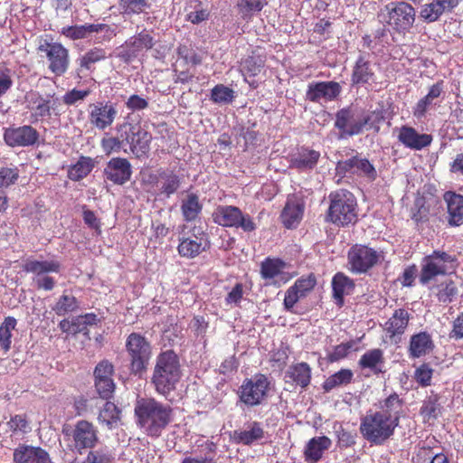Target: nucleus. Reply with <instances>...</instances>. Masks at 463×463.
<instances>
[{
	"mask_svg": "<svg viewBox=\"0 0 463 463\" xmlns=\"http://www.w3.org/2000/svg\"><path fill=\"white\" fill-rule=\"evenodd\" d=\"M135 414L138 425L148 436L159 437L171 422L173 410L154 398H142L136 404Z\"/></svg>",
	"mask_w": 463,
	"mask_h": 463,
	"instance_id": "1",
	"label": "nucleus"
},
{
	"mask_svg": "<svg viewBox=\"0 0 463 463\" xmlns=\"http://www.w3.org/2000/svg\"><path fill=\"white\" fill-rule=\"evenodd\" d=\"M181 378L182 370L177 354L172 350L160 353L156 356L151 378L156 391L167 396L176 389Z\"/></svg>",
	"mask_w": 463,
	"mask_h": 463,
	"instance_id": "2",
	"label": "nucleus"
},
{
	"mask_svg": "<svg viewBox=\"0 0 463 463\" xmlns=\"http://www.w3.org/2000/svg\"><path fill=\"white\" fill-rule=\"evenodd\" d=\"M398 423L399 416L388 410L369 411L361 420L360 431L369 442L381 445L393 434Z\"/></svg>",
	"mask_w": 463,
	"mask_h": 463,
	"instance_id": "3",
	"label": "nucleus"
},
{
	"mask_svg": "<svg viewBox=\"0 0 463 463\" xmlns=\"http://www.w3.org/2000/svg\"><path fill=\"white\" fill-rule=\"evenodd\" d=\"M329 200L327 218L330 222L341 226L356 222V200L351 192L337 190L329 194Z\"/></svg>",
	"mask_w": 463,
	"mask_h": 463,
	"instance_id": "4",
	"label": "nucleus"
},
{
	"mask_svg": "<svg viewBox=\"0 0 463 463\" xmlns=\"http://www.w3.org/2000/svg\"><path fill=\"white\" fill-rule=\"evenodd\" d=\"M126 351L129 357L130 372L141 375L146 370L151 358L150 343L141 334L131 333L126 341Z\"/></svg>",
	"mask_w": 463,
	"mask_h": 463,
	"instance_id": "5",
	"label": "nucleus"
},
{
	"mask_svg": "<svg viewBox=\"0 0 463 463\" xmlns=\"http://www.w3.org/2000/svg\"><path fill=\"white\" fill-rule=\"evenodd\" d=\"M456 258L445 251L435 250L423 259L420 280L427 284L436 276L445 275L456 269Z\"/></svg>",
	"mask_w": 463,
	"mask_h": 463,
	"instance_id": "6",
	"label": "nucleus"
},
{
	"mask_svg": "<svg viewBox=\"0 0 463 463\" xmlns=\"http://www.w3.org/2000/svg\"><path fill=\"white\" fill-rule=\"evenodd\" d=\"M212 217L214 223L223 227L241 228L247 232L256 229L252 218L236 206L219 205L213 212Z\"/></svg>",
	"mask_w": 463,
	"mask_h": 463,
	"instance_id": "7",
	"label": "nucleus"
},
{
	"mask_svg": "<svg viewBox=\"0 0 463 463\" xmlns=\"http://www.w3.org/2000/svg\"><path fill=\"white\" fill-rule=\"evenodd\" d=\"M388 11L387 23L398 33L405 34L412 27L416 20L414 7L405 1L391 3L385 6Z\"/></svg>",
	"mask_w": 463,
	"mask_h": 463,
	"instance_id": "8",
	"label": "nucleus"
},
{
	"mask_svg": "<svg viewBox=\"0 0 463 463\" xmlns=\"http://www.w3.org/2000/svg\"><path fill=\"white\" fill-rule=\"evenodd\" d=\"M348 265L354 273H365L383 260L382 251L365 245L356 244L348 251Z\"/></svg>",
	"mask_w": 463,
	"mask_h": 463,
	"instance_id": "9",
	"label": "nucleus"
},
{
	"mask_svg": "<svg viewBox=\"0 0 463 463\" xmlns=\"http://www.w3.org/2000/svg\"><path fill=\"white\" fill-rule=\"evenodd\" d=\"M269 384L268 377L261 373L254 375L251 379H246L240 387V400L251 407L261 404L268 396Z\"/></svg>",
	"mask_w": 463,
	"mask_h": 463,
	"instance_id": "10",
	"label": "nucleus"
},
{
	"mask_svg": "<svg viewBox=\"0 0 463 463\" xmlns=\"http://www.w3.org/2000/svg\"><path fill=\"white\" fill-rule=\"evenodd\" d=\"M118 133L122 137L123 144H128L131 151L137 156L146 154L149 149L151 135L139 127L130 123H123L118 126Z\"/></svg>",
	"mask_w": 463,
	"mask_h": 463,
	"instance_id": "11",
	"label": "nucleus"
},
{
	"mask_svg": "<svg viewBox=\"0 0 463 463\" xmlns=\"http://www.w3.org/2000/svg\"><path fill=\"white\" fill-rule=\"evenodd\" d=\"M23 269L24 271L33 273L37 276L35 284L38 288L52 290L55 286L54 279L52 277H41V275L50 272L58 273L61 269V263L57 260H27Z\"/></svg>",
	"mask_w": 463,
	"mask_h": 463,
	"instance_id": "12",
	"label": "nucleus"
},
{
	"mask_svg": "<svg viewBox=\"0 0 463 463\" xmlns=\"http://www.w3.org/2000/svg\"><path fill=\"white\" fill-rule=\"evenodd\" d=\"M38 50L45 52L49 61L48 68L52 73L61 76L67 71L70 64L69 52L61 43L45 42Z\"/></svg>",
	"mask_w": 463,
	"mask_h": 463,
	"instance_id": "13",
	"label": "nucleus"
},
{
	"mask_svg": "<svg viewBox=\"0 0 463 463\" xmlns=\"http://www.w3.org/2000/svg\"><path fill=\"white\" fill-rule=\"evenodd\" d=\"M72 439L74 448L80 454L85 449H96L99 442L98 430L88 420H79L72 430Z\"/></svg>",
	"mask_w": 463,
	"mask_h": 463,
	"instance_id": "14",
	"label": "nucleus"
},
{
	"mask_svg": "<svg viewBox=\"0 0 463 463\" xmlns=\"http://www.w3.org/2000/svg\"><path fill=\"white\" fill-rule=\"evenodd\" d=\"M335 127L343 136L351 137L362 133V111L352 107L340 109L335 115Z\"/></svg>",
	"mask_w": 463,
	"mask_h": 463,
	"instance_id": "15",
	"label": "nucleus"
},
{
	"mask_svg": "<svg viewBox=\"0 0 463 463\" xmlns=\"http://www.w3.org/2000/svg\"><path fill=\"white\" fill-rule=\"evenodd\" d=\"M155 43L153 37L146 31H142L137 35L130 37L118 48V57L125 62L135 59L144 50L153 48Z\"/></svg>",
	"mask_w": 463,
	"mask_h": 463,
	"instance_id": "16",
	"label": "nucleus"
},
{
	"mask_svg": "<svg viewBox=\"0 0 463 463\" xmlns=\"http://www.w3.org/2000/svg\"><path fill=\"white\" fill-rule=\"evenodd\" d=\"M113 372L114 366L108 360L99 362L95 368V386L102 399L110 398L114 392L115 384L112 380Z\"/></svg>",
	"mask_w": 463,
	"mask_h": 463,
	"instance_id": "17",
	"label": "nucleus"
},
{
	"mask_svg": "<svg viewBox=\"0 0 463 463\" xmlns=\"http://www.w3.org/2000/svg\"><path fill=\"white\" fill-rule=\"evenodd\" d=\"M38 138V131L31 126L8 128L4 134L5 143L12 147L33 146Z\"/></svg>",
	"mask_w": 463,
	"mask_h": 463,
	"instance_id": "18",
	"label": "nucleus"
},
{
	"mask_svg": "<svg viewBox=\"0 0 463 463\" xmlns=\"http://www.w3.org/2000/svg\"><path fill=\"white\" fill-rule=\"evenodd\" d=\"M396 131L399 142L411 150H421L432 142L431 135L420 134L410 126H402Z\"/></svg>",
	"mask_w": 463,
	"mask_h": 463,
	"instance_id": "19",
	"label": "nucleus"
},
{
	"mask_svg": "<svg viewBox=\"0 0 463 463\" xmlns=\"http://www.w3.org/2000/svg\"><path fill=\"white\" fill-rule=\"evenodd\" d=\"M335 170L338 175H345L346 173L364 175L371 180H374L377 176L376 170L373 165L367 159L357 156L339 161Z\"/></svg>",
	"mask_w": 463,
	"mask_h": 463,
	"instance_id": "20",
	"label": "nucleus"
},
{
	"mask_svg": "<svg viewBox=\"0 0 463 463\" xmlns=\"http://www.w3.org/2000/svg\"><path fill=\"white\" fill-rule=\"evenodd\" d=\"M104 175L112 183L123 184L131 177V165L126 158L114 157L108 162Z\"/></svg>",
	"mask_w": 463,
	"mask_h": 463,
	"instance_id": "21",
	"label": "nucleus"
},
{
	"mask_svg": "<svg viewBox=\"0 0 463 463\" xmlns=\"http://www.w3.org/2000/svg\"><path fill=\"white\" fill-rule=\"evenodd\" d=\"M14 463H52L49 453L41 447L19 445L13 454Z\"/></svg>",
	"mask_w": 463,
	"mask_h": 463,
	"instance_id": "22",
	"label": "nucleus"
},
{
	"mask_svg": "<svg viewBox=\"0 0 463 463\" xmlns=\"http://www.w3.org/2000/svg\"><path fill=\"white\" fill-rule=\"evenodd\" d=\"M341 92V86L335 81H321L308 85L307 99L312 102L321 99L333 100Z\"/></svg>",
	"mask_w": 463,
	"mask_h": 463,
	"instance_id": "23",
	"label": "nucleus"
},
{
	"mask_svg": "<svg viewBox=\"0 0 463 463\" xmlns=\"http://www.w3.org/2000/svg\"><path fill=\"white\" fill-rule=\"evenodd\" d=\"M117 116V110L111 104L90 105V122L98 129L109 127Z\"/></svg>",
	"mask_w": 463,
	"mask_h": 463,
	"instance_id": "24",
	"label": "nucleus"
},
{
	"mask_svg": "<svg viewBox=\"0 0 463 463\" xmlns=\"http://www.w3.org/2000/svg\"><path fill=\"white\" fill-rule=\"evenodd\" d=\"M284 380L286 383L306 388L311 381V368L305 363H297L288 366L285 372Z\"/></svg>",
	"mask_w": 463,
	"mask_h": 463,
	"instance_id": "25",
	"label": "nucleus"
},
{
	"mask_svg": "<svg viewBox=\"0 0 463 463\" xmlns=\"http://www.w3.org/2000/svg\"><path fill=\"white\" fill-rule=\"evenodd\" d=\"M265 433L262 423L250 421L245 425L244 430H235L233 438L237 443L250 446L255 442L261 441L265 438Z\"/></svg>",
	"mask_w": 463,
	"mask_h": 463,
	"instance_id": "26",
	"label": "nucleus"
},
{
	"mask_svg": "<svg viewBox=\"0 0 463 463\" xmlns=\"http://www.w3.org/2000/svg\"><path fill=\"white\" fill-rule=\"evenodd\" d=\"M205 250V239L203 234H193L187 238L180 239L177 247L180 256L187 259H194Z\"/></svg>",
	"mask_w": 463,
	"mask_h": 463,
	"instance_id": "27",
	"label": "nucleus"
},
{
	"mask_svg": "<svg viewBox=\"0 0 463 463\" xmlns=\"http://www.w3.org/2000/svg\"><path fill=\"white\" fill-rule=\"evenodd\" d=\"M369 55H360L352 73L353 84H365L374 80V64L368 59Z\"/></svg>",
	"mask_w": 463,
	"mask_h": 463,
	"instance_id": "28",
	"label": "nucleus"
},
{
	"mask_svg": "<svg viewBox=\"0 0 463 463\" xmlns=\"http://www.w3.org/2000/svg\"><path fill=\"white\" fill-rule=\"evenodd\" d=\"M444 200L448 206L449 223L456 226L463 223V196L451 192H447L444 194Z\"/></svg>",
	"mask_w": 463,
	"mask_h": 463,
	"instance_id": "29",
	"label": "nucleus"
},
{
	"mask_svg": "<svg viewBox=\"0 0 463 463\" xmlns=\"http://www.w3.org/2000/svg\"><path fill=\"white\" fill-rule=\"evenodd\" d=\"M286 264L279 259H266L260 266V274L265 279H279L285 283L288 278L283 272Z\"/></svg>",
	"mask_w": 463,
	"mask_h": 463,
	"instance_id": "30",
	"label": "nucleus"
},
{
	"mask_svg": "<svg viewBox=\"0 0 463 463\" xmlns=\"http://www.w3.org/2000/svg\"><path fill=\"white\" fill-rule=\"evenodd\" d=\"M332 442L326 436L315 437L311 439L305 448V457L307 460L318 461L324 451L327 450Z\"/></svg>",
	"mask_w": 463,
	"mask_h": 463,
	"instance_id": "31",
	"label": "nucleus"
},
{
	"mask_svg": "<svg viewBox=\"0 0 463 463\" xmlns=\"http://www.w3.org/2000/svg\"><path fill=\"white\" fill-rule=\"evenodd\" d=\"M409 319L410 315L407 310L403 308L396 309L385 323L384 329L390 334V336L402 335L408 326Z\"/></svg>",
	"mask_w": 463,
	"mask_h": 463,
	"instance_id": "32",
	"label": "nucleus"
},
{
	"mask_svg": "<svg viewBox=\"0 0 463 463\" xmlns=\"http://www.w3.org/2000/svg\"><path fill=\"white\" fill-rule=\"evenodd\" d=\"M384 364L383 352L381 349H372L364 353L360 360L359 365L361 368H368L374 374L383 373V365Z\"/></svg>",
	"mask_w": 463,
	"mask_h": 463,
	"instance_id": "33",
	"label": "nucleus"
},
{
	"mask_svg": "<svg viewBox=\"0 0 463 463\" xmlns=\"http://www.w3.org/2000/svg\"><path fill=\"white\" fill-rule=\"evenodd\" d=\"M303 205L297 201H288L281 213V220L287 228L297 226L302 219Z\"/></svg>",
	"mask_w": 463,
	"mask_h": 463,
	"instance_id": "34",
	"label": "nucleus"
},
{
	"mask_svg": "<svg viewBox=\"0 0 463 463\" xmlns=\"http://www.w3.org/2000/svg\"><path fill=\"white\" fill-rule=\"evenodd\" d=\"M203 210V204L200 203L197 194L191 193L182 200L181 212L184 220L187 222L196 220Z\"/></svg>",
	"mask_w": 463,
	"mask_h": 463,
	"instance_id": "35",
	"label": "nucleus"
},
{
	"mask_svg": "<svg viewBox=\"0 0 463 463\" xmlns=\"http://www.w3.org/2000/svg\"><path fill=\"white\" fill-rule=\"evenodd\" d=\"M432 348L433 343L429 334L421 332L411 336L410 342L411 356L420 357L431 351Z\"/></svg>",
	"mask_w": 463,
	"mask_h": 463,
	"instance_id": "36",
	"label": "nucleus"
},
{
	"mask_svg": "<svg viewBox=\"0 0 463 463\" xmlns=\"http://www.w3.org/2000/svg\"><path fill=\"white\" fill-rule=\"evenodd\" d=\"M443 92V82L439 81L436 84H433L428 92V94L420 99L416 107L414 108L413 114L416 118H421L425 115L427 109L430 106L434 104V100L438 99L441 93Z\"/></svg>",
	"mask_w": 463,
	"mask_h": 463,
	"instance_id": "37",
	"label": "nucleus"
},
{
	"mask_svg": "<svg viewBox=\"0 0 463 463\" xmlns=\"http://www.w3.org/2000/svg\"><path fill=\"white\" fill-rule=\"evenodd\" d=\"M26 99L29 104L32 105L31 109L33 110L32 113L33 122L37 121L40 118L51 115L50 101L43 98L42 95L37 92H31Z\"/></svg>",
	"mask_w": 463,
	"mask_h": 463,
	"instance_id": "38",
	"label": "nucleus"
},
{
	"mask_svg": "<svg viewBox=\"0 0 463 463\" xmlns=\"http://www.w3.org/2000/svg\"><path fill=\"white\" fill-rule=\"evenodd\" d=\"M332 287L334 298L337 300L338 304L341 305L343 303L344 296L351 293L354 289V284L347 276L338 272L333 278Z\"/></svg>",
	"mask_w": 463,
	"mask_h": 463,
	"instance_id": "39",
	"label": "nucleus"
},
{
	"mask_svg": "<svg viewBox=\"0 0 463 463\" xmlns=\"http://www.w3.org/2000/svg\"><path fill=\"white\" fill-rule=\"evenodd\" d=\"M121 411L111 402H106L99 411L98 420L109 429L116 428L120 421Z\"/></svg>",
	"mask_w": 463,
	"mask_h": 463,
	"instance_id": "40",
	"label": "nucleus"
},
{
	"mask_svg": "<svg viewBox=\"0 0 463 463\" xmlns=\"http://www.w3.org/2000/svg\"><path fill=\"white\" fill-rule=\"evenodd\" d=\"M320 153L307 148H302L298 156L292 159V165L298 169H313L319 159Z\"/></svg>",
	"mask_w": 463,
	"mask_h": 463,
	"instance_id": "41",
	"label": "nucleus"
},
{
	"mask_svg": "<svg viewBox=\"0 0 463 463\" xmlns=\"http://www.w3.org/2000/svg\"><path fill=\"white\" fill-rule=\"evenodd\" d=\"M94 162L88 156H80L78 162L73 165L68 172V176L73 181H79L86 177L93 169Z\"/></svg>",
	"mask_w": 463,
	"mask_h": 463,
	"instance_id": "42",
	"label": "nucleus"
},
{
	"mask_svg": "<svg viewBox=\"0 0 463 463\" xmlns=\"http://www.w3.org/2000/svg\"><path fill=\"white\" fill-rule=\"evenodd\" d=\"M107 58V52L102 48H93L88 51L80 59V68L78 73L83 72V71H90L93 69V64L99 62Z\"/></svg>",
	"mask_w": 463,
	"mask_h": 463,
	"instance_id": "43",
	"label": "nucleus"
},
{
	"mask_svg": "<svg viewBox=\"0 0 463 463\" xmlns=\"http://www.w3.org/2000/svg\"><path fill=\"white\" fill-rule=\"evenodd\" d=\"M158 183L161 193L170 196L178 190L180 178L173 171H164L159 174Z\"/></svg>",
	"mask_w": 463,
	"mask_h": 463,
	"instance_id": "44",
	"label": "nucleus"
},
{
	"mask_svg": "<svg viewBox=\"0 0 463 463\" xmlns=\"http://www.w3.org/2000/svg\"><path fill=\"white\" fill-rule=\"evenodd\" d=\"M354 373L349 369H341L337 373L329 376L323 384L326 392H329L341 385H346L351 383Z\"/></svg>",
	"mask_w": 463,
	"mask_h": 463,
	"instance_id": "45",
	"label": "nucleus"
},
{
	"mask_svg": "<svg viewBox=\"0 0 463 463\" xmlns=\"http://www.w3.org/2000/svg\"><path fill=\"white\" fill-rule=\"evenodd\" d=\"M102 24H86L64 27L62 33L73 40L82 39L92 33H98L101 30Z\"/></svg>",
	"mask_w": 463,
	"mask_h": 463,
	"instance_id": "46",
	"label": "nucleus"
},
{
	"mask_svg": "<svg viewBox=\"0 0 463 463\" xmlns=\"http://www.w3.org/2000/svg\"><path fill=\"white\" fill-rule=\"evenodd\" d=\"M79 308L77 298L69 294H63L52 307V310L58 316H65L68 313L75 312Z\"/></svg>",
	"mask_w": 463,
	"mask_h": 463,
	"instance_id": "47",
	"label": "nucleus"
},
{
	"mask_svg": "<svg viewBox=\"0 0 463 463\" xmlns=\"http://www.w3.org/2000/svg\"><path fill=\"white\" fill-rule=\"evenodd\" d=\"M446 13L443 7L437 0L425 4L421 6L420 11V17L426 23H434L438 21L440 16Z\"/></svg>",
	"mask_w": 463,
	"mask_h": 463,
	"instance_id": "48",
	"label": "nucleus"
},
{
	"mask_svg": "<svg viewBox=\"0 0 463 463\" xmlns=\"http://www.w3.org/2000/svg\"><path fill=\"white\" fill-rule=\"evenodd\" d=\"M265 61L261 56H249L242 61L241 71L245 77H254L260 73Z\"/></svg>",
	"mask_w": 463,
	"mask_h": 463,
	"instance_id": "49",
	"label": "nucleus"
},
{
	"mask_svg": "<svg viewBox=\"0 0 463 463\" xmlns=\"http://www.w3.org/2000/svg\"><path fill=\"white\" fill-rule=\"evenodd\" d=\"M436 296L439 302L450 303L458 294V288L454 281L446 279L436 288Z\"/></svg>",
	"mask_w": 463,
	"mask_h": 463,
	"instance_id": "50",
	"label": "nucleus"
},
{
	"mask_svg": "<svg viewBox=\"0 0 463 463\" xmlns=\"http://www.w3.org/2000/svg\"><path fill=\"white\" fill-rule=\"evenodd\" d=\"M114 460L111 450L104 446L90 450L83 463H114Z\"/></svg>",
	"mask_w": 463,
	"mask_h": 463,
	"instance_id": "51",
	"label": "nucleus"
},
{
	"mask_svg": "<svg viewBox=\"0 0 463 463\" xmlns=\"http://www.w3.org/2000/svg\"><path fill=\"white\" fill-rule=\"evenodd\" d=\"M16 319L8 317L0 326V346L7 352L12 344V331L15 328Z\"/></svg>",
	"mask_w": 463,
	"mask_h": 463,
	"instance_id": "52",
	"label": "nucleus"
},
{
	"mask_svg": "<svg viewBox=\"0 0 463 463\" xmlns=\"http://www.w3.org/2000/svg\"><path fill=\"white\" fill-rule=\"evenodd\" d=\"M439 413V403L437 395L429 396L420 408V415L423 417L424 421L436 420Z\"/></svg>",
	"mask_w": 463,
	"mask_h": 463,
	"instance_id": "53",
	"label": "nucleus"
},
{
	"mask_svg": "<svg viewBox=\"0 0 463 463\" xmlns=\"http://www.w3.org/2000/svg\"><path fill=\"white\" fill-rule=\"evenodd\" d=\"M384 115L383 110H373L364 112L362 111V121L363 127L366 129H373L378 132L380 129V124L383 121Z\"/></svg>",
	"mask_w": 463,
	"mask_h": 463,
	"instance_id": "54",
	"label": "nucleus"
},
{
	"mask_svg": "<svg viewBox=\"0 0 463 463\" xmlns=\"http://www.w3.org/2000/svg\"><path fill=\"white\" fill-rule=\"evenodd\" d=\"M234 99V91L232 89L224 86L223 84L216 85L211 92V99L214 103H231Z\"/></svg>",
	"mask_w": 463,
	"mask_h": 463,
	"instance_id": "55",
	"label": "nucleus"
},
{
	"mask_svg": "<svg viewBox=\"0 0 463 463\" xmlns=\"http://www.w3.org/2000/svg\"><path fill=\"white\" fill-rule=\"evenodd\" d=\"M195 5L193 6L194 10L190 11L186 14V20L194 24H199L204 22L210 17V11L208 8L203 7V4L199 0H194Z\"/></svg>",
	"mask_w": 463,
	"mask_h": 463,
	"instance_id": "56",
	"label": "nucleus"
},
{
	"mask_svg": "<svg viewBox=\"0 0 463 463\" xmlns=\"http://www.w3.org/2000/svg\"><path fill=\"white\" fill-rule=\"evenodd\" d=\"M119 8L124 14H140L148 6L147 0H118Z\"/></svg>",
	"mask_w": 463,
	"mask_h": 463,
	"instance_id": "57",
	"label": "nucleus"
},
{
	"mask_svg": "<svg viewBox=\"0 0 463 463\" xmlns=\"http://www.w3.org/2000/svg\"><path fill=\"white\" fill-rule=\"evenodd\" d=\"M123 145L119 134L118 137H105L101 139V147L107 156L113 152H119Z\"/></svg>",
	"mask_w": 463,
	"mask_h": 463,
	"instance_id": "58",
	"label": "nucleus"
},
{
	"mask_svg": "<svg viewBox=\"0 0 463 463\" xmlns=\"http://www.w3.org/2000/svg\"><path fill=\"white\" fill-rule=\"evenodd\" d=\"M19 177L17 168L3 167L0 169V188H7L14 184Z\"/></svg>",
	"mask_w": 463,
	"mask_h": 463,
	"instance_id": "59",
	"label": "nucleus"
},
{
	"mask_svg": "<svg viewBox=\"0 0 463 463\" xmlns=\"http://www.w3.org/2000/svg\"><path fill=\"white\" fill-rule=\"evenodd\" d=\"M353 347V341L342 343L335 346L334 350L328 354V360L333 363L346 357Z\"/></svg>",
	"mask_w": 463,
	"mask_h": 463,
	"instance_id": "60",
	"label": "nucleus"
},
{
	"mask_svg": "<svg viewBox=\"0 0 463 463\" xmlns=\"http://www.w3.org/2000/svg\"><path fill=\"white\" fill-rule=\"evenodd\" d=\"M317 280L314 275H309L306 278L298 279L293 285L294 288L300 293L299 295L305 297L316 285Z\"/></svg>",
	"mask_w": 463,
	"mask_h": 463,
	"instance_id": "61",
	"label": "nucleus"
},
{
	"mask_svg": "<svg viewBox=\"0 0 463 463\" xmlns=\"http://www.w3.org/2000/svg\"><path fill=\"white\" fill-rule=\"evenodd\" d=\"M433 370L426 364H421L415 371V380L421 386L430 385Z\"/></svg>",
	"mask_w": 463,
	"mask_h": 463,
	"instance_id": "62",
	"label": "nucleus"
},
{
	"mask_svg": "<svg viewBox=\"0 0 463 463\" xmlns=\"http://www.w3.org/2000/svg\"><path fill=\"white\" fill-rule=\"evenodd\" d=\"M402 402L396 393L391 394L387 397L382 405L381 411H389L392 415L398 416V411L401 409Z\"/></svg>",
	"mask_w": 463,
	"mask_h": 463,
	"instance_id": "63",
	"label": "nucleus"
},
{
	"mask_svg": "<svg viewBox=\"0 0 463 463\" xmlns=\"http://www.w3.org/2000/svg\"><path fill=\"white\" fill-rule=\"evenodd\" d=\"M126 106L132 111L143 110L148 107V101L146 99L135 94L128 99Z\"/></svg>",
	"mask_w": 463,
	"mask_h": 463,
	"instance_id": "64",
	"label": "nucleus"
}]
</instances>
